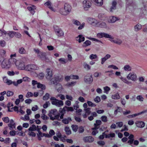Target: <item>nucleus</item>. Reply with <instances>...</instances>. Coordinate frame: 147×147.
<instances>
[{
  "label": "nucleus",
  "mask_w": 147,
  "mask_h": 147,
  "mask_svg": "<svg viewBox=\"0 0 147 147\" xmlns=\"http://www.w3.org/2000/svg\"><path fill=\"white\" fill-rule=\"evenodd\" d=\"M41 118L44 120H47L49 119V117L45 115H42L41 116Z\"/></svg>",
  "instance_id": "62"
},
{
  "label": "nucleus",
  "mask_w": 147,
  "mask_h": 147,
  "mask_svg": "<svg viewBox=\"0 0 147 147\" xmlns=\"http://www.w3.org/2000/svg\"><path fill=\"white\" fill-rule=\"evenodd\" d=\"M17 67L20 69H24L25 68V64L24 62L21 60H17L15 62Z\"/></svg>",
  "instance_id": "5"
},
{
  "label": "nucleus",
  "mask_w": 147,
  "mask_h": 147,
  "mask_svg": "<svg viewBox=\"0 0 147 147\" xmlns=\"http://www.w3.org/2000/svg\"><path fill=\"white\" fill-rule=\"evenodd\" d=\"M122 43V41L120 39L117 38L115 39V41L114 43L117 44L118 45H120Z\"/></svg>",
  "instance_id": "42"
},
{
  "label": "nucleus",
  "mask_w": 147,
  "mask_h": 147,
  "mask_svg": "<svg viewBox=\"0 0 147 147\" xmlns=\"http://www.w3.org/2000/svg\"><path fill=\"white\" fill-rule=\"evenodd\" d=\"M58 114L57 111L56 109L51 110L50 111L49 115L51 119L54 120L59 119L60 114Z\"/></svg>",
  "instance_id": "1"
},
{
  "label": "nucleus",
  "mask_w": 147,
  "mask_h": 147,
  "mask_svg": "<svg viewBox=\"0 0 147 147\" xmlns=\"http://www.w3.org/2000/svg\"><path fill=\"white\" fill-rule=\"evenodd\" d=\"M1 67L3 68H9L10 67V63L7 60H4L2 62Z\"/></svg>",
  "instance_id": "11"
},
{
  "label": "nucleus",
  "mask_w": 147,
  "mask_h": 147,
  "mask_svg": "<svg viewBox=\"0 0 147 147\" xmlns=\"http://www.w3.org/2000/svg\"><path fill=\"white\" fill-rule=\"evenodd\" d=\"M2 119L3 121L6 123H9V119L8 117H3Z\"/></svg>",
  "instance_id": "57"
},
{
  "label": "nucleus",
  "mask_w": 147,
  "mask_h": 147,
  "mask_svg": "<svg viewBox=\"0 0 147 147\" xmlns=\"http://www.w3.org/2000/svg\"><path fill=\"white\" fill-rule=\"evenodd\" d=\"M37 87L40 88L42 90H45V85L39 83H38L37 85Z\"/></svg>",
  "instance_id": "41"
},
{
  "label": "nucleus",
  "mask_w": 147,
  "mask_h": 147,
  "mask_svg": "<svg viewBox=\"0 0 147 147\" xmlns=\"http://www.w3.org/2000/svg\"><path fill=\"white\" fill-rule=\"evenodd\" d=\"M92 3L89 0H84L82 2V6L85 10H87L91 6Z\"/></svg>",
  "instance_id": "2"
},
{
  "label": "nucleus",
  "mask_w": 147,
  "mask_h": 147,
  "mask_svg": "<svg viewBox=\"0 0 147 147\" xmlns=\"http://www.w3.org/2000/svg\"><path fill=\"white\" fill-rule=\"evenodd\" d=\"M50 96V94L48 93H47L43 96V99L44 100H48Z\"/></svg>",
  "instance_id": "53"
},
{
  "label": "nucleus",
  "mask_w": 147,
  "mask_h": 147,
  "mask_svg": "<svg viewBox=\"0 0 147 147\" xmlns=\"http://www.w3.org/2000/svg\"><path fill=\"white\" fill-rule=\"evenodd\" d=\"M44 4L45 6L48 7L52 11L54 12H55L56 11V9L54 8L51 2L50 1H47Z\"/></svg>",
  "instance_id": "13"
},
{
  "label": "nucleus",
  "mask_w": 147,
  "mask_h": 147,
  "mask_svg": "<svg viewBox=\"0 0 147 147\" xmlns=\"http://www.w3.org/2000/svg\"><path fill=\"white\" fill-rule=\"evenodd\" d=\"M63 79L62 77L57 76L55 78V82L53 81L52 82H53V84H55V83L62 81Z\"/></svg>",
  "instance_id": "25"
},
{
  "label": "nucleus",
  "mask_w": 147,
  "mask_h": 147,
  "mask_svg": "<svg viewBox=\"0 0 147 147\" xmlns=\"http://www.w3.org/2000/svg\"><path fill=\"white\" fill-rule=\"evenodd\" d=\"M71 127L73 131L75 132H76L77 131L78 128V125H72Z\"/></svg>",
  "instance_id": "56"
},
{
  "label": "nucleus",
  "mask_w": 147,
  "mask_h": 147,
  "mask_svg": "<svg viewBox=\"0 0 147 147\" xmlns=\"http://www.w3.org/2000/svg\"><path fill=\"white\" fill-rule=\"evenodd\" d=\"M71 79H76L77 80L79 79V76L77 75H71Z\"/></svg>",
  "instance_id": "58"
},
{
  "label": "nucleus",
  "mask_w": 147,
  "mask_h": 147,
  "mask_svg": "<svg viewBox=\"0 0 147 147\" xmlns=\"http://www.w3.org/2000/svg\"><path fill=\"white\" fill-rule=\"evenodd\" d=\"M112 98L114 99H118L120 98V97L118 93H116L112 96Z\"/></svg>",
  "instance_id": "34"
},
{
  "label": "nucleus",
  "mask_w": 147,
  "mask_h": 147,
  "mask_svg": "<svg viewBox=\"0 0 147 147\" xmlns=\"http://www.w3.org/2000/svg\"><path fill=\"white\" fill-rule=\"evenodd\" d=\"M87 20L88 23L90 24L95 26L97 25L98 21L94 18H88L87 19Z\"/></svg>",
  "instance_id": "8"
},
{
  "label": "nucleus",
  "mask_w": 147,
  "mask_h": 147,
  "mask_svg": "<svg viewBox=\"0 0 147 147\" xmlns=\"http://www.w3.org/2000/svg\"><path fill=\"white\" fill-rule=\"evenodd\" d=\"M84 81L86 83L90 84L93 82L92 76L90 74H86L84 78Z\"/></svg>",
  "instance_id": "6"
},
{
  "label": "nucleus",
  "mask_w": 147,
  "mask_h": 147,
  "mask_svg": "<svg viewBox=\"0 0 147 147\" xmlns=\"http://www.w3.org/2000/svg\"><path fill=\"white\" fill-rule=\"evenodd\" d=\"M115 134L113 133H111L110 134L107 135L106 134L105 138H113L115 137Z\"/></svg>",
  "instance_id": "38"
},
{
  "label": "nucleus",
  "mask_w": 147,
  "mask_h": 147,
  "mask_svg": "<svg viewBox=\"0 0 147 147\" xmlns=\"http://www.w3.org/2000/svg\"><path fill=\"white\" fill-rule=\"evenodd\" d=\"M28 115H25L24 117H21V119L24 121L29 120L30 119V117Z\"/></svg>",
  "instance_id": "47"
},
{
  "label": "nucleus",
  "mask_w": 147,
  "mask_h": 147,
  "mask_svg": "<svg viewBox=\"0 0 147 147\" xmlns=\"http://www.w3.org/2000/svg\"><path fill=\"white\" fill-rule=\"evenodd\" d=\"M117 109L115 111L114 114L117 115L118 112H121L122 111V109L119 107H117Z\"/></svg>",
  "instance_id": "52"
},
{
  "label": "nucleus",
  "mask_w": 147,
  "mask_h": 147,
  "mask_svg": "<svg viewBox=\"0 0 147 147\" xmlns=\"http://www.w3.org/2000/svg\"><path fill=\"white\" fill-rule=\"evenodd\" d=\"M31 68L32 70H37L38 69V67L36 65H31Z\"/></svg>",
  "instance_id": "63"
},
{
  "label": "nucleus",
  "mask_w": 147,
  "mask_h": 147,
  "mask_svg": "<svg viewBox=\"0 0 147 147\" xmlns=\"http://www.w3.org/2000/svg\"><path fill=\"white\" fill-rule=\"evenodd\" d=\"M136 99L140 101H142L144 100L143 97L141 95L138 96L136 97Z\"/></svg>",
  "instance_id": "61"
},
{
  "label": "nucleus",
  "mask_w": 147,
  "mask_h": 147,
  "mask_svg": "<svg viewBox=\"0 0 147 147\" xmlns=\"http://www.w3.org/2000/svg\"><path fill=\"white\" fill-rule=\"evenodd\" d=\"M91 44V42L90 41L87 40L83 43L82 45L83 47H86L87 46L90 45Z\"/></svg>",
  "instance_id": "39"
},
{
  "label": "nucleus",
  "mask_w": 147,
  "mask_h": 147,
  "mask_svg": "<svg viewBox=\"0 0 147 147\" xmlns=\"http://www.w3.org/2000/svg\"><path fill=\"white\" fill-rule=\"evenodd\" d=\"M38 56L42 60L47 61V58L46 57V53H45L41 52Z\"/></svg>",
  "instance_id": "21"
},
{
  "label": "nucleus",
  "mask_w": 147,
  "mask_h": 147,
  "mask_svg": "<svg viewBox=\"0 0 147 147\" xmlns=\"http://www.w3.org/2000/svg\"><path fill=\"white\" fill-rule=\"evenodd\" d=\"M54 30L56 34L59 37L63 36L64 32L61 29L56 26H54Z\"/></svg>",
  "instance_id": "4"
},
{
  "label": "nucleus",
  "mask_w": 147,
  "mask_h": 147,
  "mask_svg": "<svg viewBox=\"0 0 147 147\" xmlns=\"http://www.w3.org/2000/svg\"><path fill=\"white\" fill-rule=\"evenodd\" d=\"M120 79L122 81L127 84H129L131 83L130 82H129L127 80L126 78L121 77L120 78Z\"/></svg>",
  "instance_id": "49"
},
{
  "label": "nucleus",
  "mask_w": 147,
  "mask_h": 147,
  "mask_svg": "<svg viewBox=\"0 0 147 147\" xmlns=\"http://www.w3.org/2000/svg\"><path fill=\"white\" fill-rule=\"evenodd\" d=\"M127 78L129 80H130L134 82L136 81L137 80V76L134 72L129 73L127 76Z\"/></svg>",
  "instance_id": "3"
},
{
  "label": "nucleus",
  "mask_w": 147,
  "mask_h": 147,
  "mask_svg": "<svg viewBox=\"0 0 147 147\" xmlns=\"http://www.w3.org/2000/svg\"><path fill=\"white\" fill-rule=\"evenodd\" d=\"M91 115L88 117V119L90 121H92L94 119V117H96L97 116L96 113L93 112L91 113Z\"/></svg>",
  "instance_id": "24"
},
{
  "label": "nucleus",
  "mask_w": 147,
  "mask_h": 147,
  "mask_svg": "<svg viewBox=\"0 0 147 147\" xmlns=\"http://www.w3.org/2000/svg\"><path fill=\"white\" fill-rule=\"evenodd\" d=\"M108 68H112L114 69H118V68L116 66L114 65H111L108 66Z\"/></svg>",
  "instance_id": "60"
},
{
  "label": "nucleus",
  "mask_w": 147,
  "mask_h": 147,
  "mask_svg": "<svg viewBox=\"0 0 147 147\" xmlns=\"http://www.w3.org/2000/svg\"><path fill=\"white\" fill-rule=\"evenodd\" d=\"M63 109V112L65 111H72L74 110L73 108L72 107H68L66 106H65Z\"/></svg>",
  "instance_id": "27"
},
{
  "label": "nucleus",
  "mask_w": 147,
  "mask_h": 147,
  "mask_svg": "<svg viewBox=\"0 0 147 147\" xmlns=\"http://www.w3.org/2000/svg\"><path fill=\"white\" fill-rule=\"evenodd\" d=\"M100 119L102 122H106L107 121V117L105 115L101 116L100 117Z\"/></svg>",
  "instance_id": "46"
},
{
  "label": "nucleus",
  "mask_w": 147,
  "mask_h": 147,
  "mask_svg": "<svg viewBox=\"0 0 147 147\" xmlns=\"http://www.w3.org/2000/svg\"><path fill=\"white\" fill-rule=\"evenodd\" d=\"M102 122L100 120H97L96 121V123H94V127L95 129H98L99 126L101 124Z\"/></svg>",
  "instance_id": "26"
},
{
  "label": "nucleus",
  "mask_w": 147,
  "mask_h": 147,
  "mask_svg": "<svg viewBox=\"0 0 147 147\" xmlns=\"http://www.w3.org/2000/svg\"><path fill=\"white\" fill-rule=\"evenodd\" d=\"M60 63L62 64L66 63L68 62V60L64 58H61L58 60Z\"/></svg>",
  "instance_id": "33"
},
{
  "label": "nucleus",
  "mask_w": 147,
  "mask_h": 147,
  "mask_svg": "<svg viewBox=\"0 0 147 147\" xmlns=\"http://www.w3.org/2000/svg\"><path fill=\"white\" fill-rule=\"evenodd\" d=\"M76 40L80 43L83 42L85 40V38L82 35H79L76 38Z\"/></svg>",
  "instance_id": "20"
},
{
  "label": "nucleus",
  "mask_w": 147,
  "mask_h": 147,
  "mask_svg": "<svg viewBox=\"0 0 147 147\" xmlns=\"http://www.w3.org/2000/svg\"><path fill=\"white\" fill-rule=\"evenodd\" d=\"M83 66L84 68L87 70H89L90 69V66L86 63H84V64Z\"/></svg>",
  "instance_id": "50"
},
{
  "label": "nucleus",
  "mask_w": 147,
  "mask_h": 147,
  "mask_svg": "<svg viewBox=\"0 0 147 147\" xmlns=\"http://www.w3.org/2000/svg\"><path fill=\"white\" fill-rule=\"evenodd\" d=\"M71 121V119L70 118H65L63 120V122L65 124L68 123L69 121Z\"/></svg>",
  "instance_id": "44"
},
{
  "label": "nucleus",
  "mask_w": 147,
  "mask_h": 147,
  "mask_svg": "<svg viewBox=\"0 0 147 147\" xmlns=\"http://www.w3.org/2000/svg\"><path fill=\"white\" fill-rule=\"evenodd\" d=\"M51 103L52 105H55L58 107L63 105V101L61 100H59L57 99L56 101H51Z\"/></svg>",
  "instance_id": "12"
},
{
  "label": "nucleus",
  "mask_w": 147,
  "mask_h": 147,
  "mask_svg": "<svg viewBox=\"0 0 147 147\" xmlns=\"http://www.w3.org/2000/svg\"><path fill=\"white\" fill-rule=\"evenodd\" d=\"M64 8L69 14L71 11V7L69 5L65 3L64 5Z\"/></svg>",
  "instance_id": "16"
},
{
  "label": "nucleus",
  "mask_w": 147,
  "mask_h": 147,
  "mask_svg": "<svg viewBox=\"0 0 147 147\" xmlns=\"http://www.w3.org/2000/svg\"><path fill=\"white\" fill-rule=\"evenodd\" d=\"M27 9L32 15L34 14L35 12V10L36 9V7L35 6L33 5H31L28 7Z\"/></svg>",
  "instance_id": "17"
},
{
  "label": "nucleus",
  "mask_w": 147,
  "mask_h": 147,
  "mask_svg": "<svg viewBox=\"0 0 147 147\" xmlns=\"http://www.w3.org/2000/svg\"><path fill=\"white\" fill-rule=\"evenodd\" d=\"M37 130L36 126L35 125H32L31 127H30L28 130L29 131H34Z\"/></svg>",
  "instance_id": "36"
},
{
  "label": "nucleus",
  "mask_w": 147,
  "mask_h": 147,
  "mask_svg": "<svg viewBox=\"0 0 147 147\" xmlns=\"http://www.w3.org/2000/svg\"><path fill=\"white\" fill-rule=\"evenodd\" d=\"M103 89L104 90V92L106 94H108L109 93V92L110 90V88L108 86H106L103 88Z\"/></svg>",
  "instance_id": "40"
},
{
  "label": "nucleus",
  "mask_w": 147,
  "mask_h": 147,
  "mask_svg": "<svg viewBox=\"0 0 147 147\" xmlns=\"http://www.w3.org/2000/svg\"><path fill=\"white\" fill-rule=\"evenodd\" d=\"M72 22L74 24L77 26H79L80 24V22L77 20L74 19L73 20Z\"/></svg>",
  "instance_id": "55"
},
{
  "label": "nucleus",
  "mask_w": 147,
  "mask_h": 147,
  "mask_svg": "<svg viewBox=\"0 0 147 147\" xmlns=\"http://www.w3.org/2000/svg\"><path fill=\"white\" fill-rule=\"evenodd\" d=\"M7 35L10 38H12L14 36V32L9 31H7Z\"/></svg>",
  "instance_id": "32"
},
{
  "label": "nucleus",
  "mask_w": 147,
  "mask_h": 147,
  "mask_svg": "<svg viewBox=\"0 0 147 147\" xmlns=\"http://www.w3.org/2000/svg\"><path fill=\"white\" fill-rule=\"evenodd\" d=\"M65 130L66 134L67 135H69L71 134V131L69 127H65Z\"/></svg>",
  "instance_id": "51"
},
{
  "label": "nucleus",
  "mask_w": 147,
  "mask_h": 147,
  "mask_svg": "<svg viewBox=\"0 0 147 147\" xmlns=\"http://www.w3.org/2000/svg\"><path fill=\"white\" fill-rule=\"evenodd\" d=\"M14 35L15 36L18 38H20L22 36L21 34L19 33L14 32Z\"/></svg>",
  "instance_id": "59"
},
{
  "label": "nucleus",
  "mask_w": 147,
  "mask_h": 147,
  "mask_svg": "<svg viewBox=\"0 0 147 147\" xmlns=\"http://www.w3.org/2000/svg\"><path fill=\"white\" fill-rule=\"evenodd\" d=\"M125 71H131V67L129 65H125L123 67Z\"/></svg>",
  "instance_id": "35"
},
{
  "label": "nucleus",
  "mask_w": 147,
  "mask_h": 147,
  "mask_svg": "<svg viewBox=\"0 0 147 147\" xmlns=\"http://www.w3.org/2000/svg\"><path fill=\"white\" fill-rule=\"evenodd\" d=\"M19 53L21 54H26V51L24 48L21 47L19 48L18 50Z\"/></svg>",
  "instance_id": "29"
},
{
  "label": "nucleus",
  "mask_w": 147,
  "mask_h": 147,
  "mask_svg": "<svg viewBox=\"0 0 147 147\" xmlns=\"http://www.w3.org/2000/svg\"><path fill=\"white\" fill-rule=\"evenodd\" d=\"M46 72L47 73L46 75V79L48 80L51 81V79L53 76L52 71L49 69H47L46 70Z\"/></svg>",
  "instance_id": "9"
},
{
  "label": "nucleus",
  "mask_w": 147,
  "mask_h": 147,
  "mask_svg": "<svg viewBox=\"0 0 147 147\" xmlns=\"http://www.w3.org/2000/svg\"><path fill=\"white\" fill-rule=\"evenodd\" d=\"M88 38V39H90V40H91L94 41H96V42H100V43H101L103 44V43H102V42L101 40H98L97 39H96V38H91V37Z\"/></svg>",
  "instance_id": "45"
},
{
  "label": "nucleus",
  "mask_w": 147,
  "mask_h": 147,
  "mask_svg": "<svg viewBox=\"0 0 147 147\" xmlns=\"http://www.w3.org/2000/svg\"><path fill=\"white\" fill-rule=\"evenodd\" d=\"M83 140L85 142H92L94 141V138L92 136H87L84 138Z\"/></svg>",
  "instance_id": "15"
},
{
  "label": "nucleus",
  "mask_w": 147,
  "mask_h": 147,
  "mask_svg": "<svg viewBox=\"0 0 147 147\" xmlns=\"http://www.w3.org/2000/svg\"><path fill=\"white\" fill-rule=\"evenodd\" d=\"M59 12L61 15L66 16L68 14L66 11L64 10V8H61L59 10Z\"/></svg>",
  "instance_id": "30"
},
{
  "label": "nucleus",
  "mask_w": 147,
  "mask_h": 147,
  "mask_svg": "<svg viewBox=\"0 0 147 147\" xmlns=\"http://www.w3.org/2000/svg\"><path fill=\"white\" fill-rule=\"evenodd\" d=\"M96 26L104 28H107L106 23L103 21H98Z\"/></svg>",
  "instance_id": "10"
},
{
  "label": "nucleus",
  "mask_w": 147,
  "mask_h": 147,
  "mask_svg": "<svg viewBox=\"0 0 147 147\" xmlns=\"http://www.w3.org/2000/svg\"><path fill=\"white\" fill-rule=\"evenodd\" d=\"M96 36L98 38H101L105 37L107 38H111V36L105 32H99L96 34Z\"/></svg>",
  "instance_id": "7"
},
{
  "label": "nucleus",
  "mask_w": 147,
  "mask_h": 147,
  "mask_svg": "<svg viewBox=\"0 0 147 147\" xmlns=\"http://www.w3.org/2000/svg\"><path fill=\"white\" fill-rule=\"evenodd\" d=\"M56 88H57V90L59 92H60L63 89L62 86L60 84H57Z\"/></svg>",
  "instance_id": "28"
},
{
  "label": "nucleus",
  "mask_w": 147,
  "mask_h": 147,
  "mask_svg": "<svg viewBox=\"0 0 147 147\" xmlns=\"http://www.w3.org/2000/svg\"><path fill=\"white\" fill-rule=\"evenodd\" d=\"M90 108H87L85 109L84 110L85 111V113L87 114V115H89L91 113Z\"/></svg>",
  "instance_id": "48"
},
{
  "label": "nucleus",
  "mask_w": 147,
  "mask_h": 147,
  "mask_svg": "<svg viewBox=\"0 0 147 147\" xmlns=\"http://www.w3.org/2000/svg\"><path fill=\"white\" fill-rule=\"evenodd\" d=\"M136 126L139 127H143L145 125V123L142 121H137L135 123Z\"/></svg>",
  "instance_id": "18"
},
{
  "label": "nucleus",
  "mask_w": 147,
  "mask_h": 147,
  "mask_svg": "<svg viewBox=\"0 0 147 147\" xmlns=\"http://www.w3.org/2000/svg\"><path fill=\"white\" fill-rule=\"evenodd\" d=\"M119 20V18L114 16H110L108 20L109 23H113Z\"/></svg>",
  "instance_id": "14"
},
{
  "label": "nucleus",
  "mask_w": 147,
  "mask_h": 147,
  "mask_svg": "<svg viewBox=\"0 0 147 147\" xmlns=\"http://www.w3.org/2000/svg\"><path fill=\"white\" fill-rule=\"evenodd\" d=\"M76 83V82H72L67 83L65 85L67 86H74Z\"/></svg>",
  "instance_id": "43"
},
{
  "label": "nucleus",
  "mask_w": 147,
  "mask_h": 147,
  "mask_svg": "<svg viewBox=\"0 0 147 147\" xmlns=\"http://www.w3.org/2000/svg\"><path fill=\"white\" fill-rule=\"evenodd\" d=\"M97 57V55L95 54H92L89 56V58L91 60L95 59Z\"/></svg>",
  "instance_id": "54"
},
{
  "label": "nucleus",
  "mask_w": 147,
  "mask_h": 147,
  "mask_svg": "<svg viewBox=\"0 0 147 147\" xmlns=\"http://www.w3.org/2000/svg\"><path fill=\"white\" fill-rule=\"evenodd\" d=\"M8 125L9 127L10 130H12L15 128V124L13 119L10 120V123L8 124Z\"/></svg>",
  "instance_id": "19"
},
{
  "label": "nucleus",
  "mask_w": 147,
  "mask_h": 147,
  "mask_svg": "<svg viewBox=\"0 0 147 147\" xmlns=\"http://www.w3.org/2000/svg\"><path fill=\"white\" fill-rule=\"evenodd\" d=\"M142 28V25L138 24L134 26V30L135 32H138Z\"/></svg>",
  "instance_id": "22"
},
{
  "label": "nucleus",
  "mask_w": 147,
  "mask_h": 147,
  "mask_svg": "<svg viewBox=\"0 0 147 147\" xmlns=\"http://www.w3.org/2000/svg\"><path fill=\"white\" fill-rule=\"evenodd\" d=\"M6 51L3 49H0V55L2 57H5L6 56Z\"/></svg>",
  "instance_id": "37"
},
{
  "label": "nucleus",
  "mask_w": 147,
  "mask_h": 147,
  "mask_svg": "<svg viewBox=\"0 0 147 147\" xmlns=\"http://www.w3.org/2000/svg\"><path fill=\"white\" fill-rule=\"evenodd\" d=\"M116 2L115 1H113L112 3V6L110 8V11L113 12V10L116 9Z\"/></svg>",
  "instance_id": "31"
},
{
  "label": "nucleus",
  "mask_w": 147,
  "mask_h": 147,
  "mask_svg": "<svg viewBox=\"0 0 147 147\" xmlns=\"http://www.w3.org/2000/svg\"><path fill=\"white\" fill-rule=\"evenodd\" d=\"M0 45L1 47H4L6 45V42L4 40H1L0 41Z\"/></svg>",
  "instance_id": "64"
},
{
  "label": "nucleus",
  "mask_w": 147,
  "mask_h": 147,
  "mask_svg": "<svg viewBox=\"0 0 147 147\" xmlns=\"http://www.w3.org/2000/svg\"><path fill=\"white\" fill-rule=\"evenodd\" d=\"M96 5L100 6L102 5L103 4L102 0H93Z\"/></svg>",
  "instance_id": "23"
}]
</instances>
